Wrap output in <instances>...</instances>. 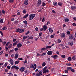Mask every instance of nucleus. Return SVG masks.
Returning <instances> with one entry per match:
<instances>
[{
	"label": "nucleus",
	"instance_id": "864d4df0",
	"mask_svg": "<svg viewBox=\"0 0 76 76\" xmlns=\"http://www.w3.org/2000/svg\"><path fill=\"white\" fill-rule=\"evenodd\" d=\"M58 43H60V42H61V40L58 39Z\"/></svg>",
	"mask_w": 76,
	"mask_h": 76
},
{
	"label": "nucleus",
	"instance_id": "680f3d73",
	"mask_svg": "<svg viewBox=\"0 0 76 76\" xmlns=\"http://www.w3.org/2000/svg\"><path fill=\"white\" fill-rule=\"evenodd\" d=\"M12 52H13V50H10V51L9 53H12Z\"/></svg>",
	"mask_w": 76,
	"mask_h": 76
},
{
	"label": "nucleus",
	"instance_id": "c756f323",
	"mask_svg": "<svg viewBox=\"0 0 76 76\" xmlns=\"http://www.w3.org/2000/svg\"><path fill=\"white\" fill-rule=\"evenodd\" d=\"M20 30V29L19 28H18L17 30H16V32H19V31Z\"/></svg>",
	"mask_w": 76,
	"mask_h": 76
},
{
	"label": "nucleus",
	"instance_id": "b1692460",
	"mask_svg": "<svg viewBox=\"0 0 76 76\" xmlns=\"http://www.w3.org/2000/svg\"><path fill=\"white\" fill-rule=\"evenodd\" d=\"M24 32V29H22L21 30L19 31L20 33H22Z\"/></svg>",
	"mask_w": 76,
	"mask_h": 76
},
{
	"label": "nucleus",
	"instance_id": "37998d69",
	"mask_svg": "<svg viewBox=\"0 0 76 76\" xmlns=\"http://www.w3.org/2000/svg\"><path fill=\"white\" fill-rule=\"evenodd\" d=\"M33 39V37L31 36L28 38V39Z\"/></svg>",
	"mask_w": 76,
	"mask_h": 76
},
{
	"label": "nucleus",
	"instance_id": "c9c22d12",
	"mask_svg": "<svg viewBox=\"0 0 76 76\" xmlns=\"http://www.w3.org/2000/svg\"><path fill=\"white\" fill-rule=\"evenodd\" d=\"M19 63V61H16L15 62V64H18V63Z\"/></svg>",
	"mask_w": 76,
	"mask_h": 76
},
{
	"label": "nucleus",
	"instance_id": "412c9836",
	"mask_svg": "<svg viewBox=\"0 0 76 76\" xmlns=\"http://www.w3.org/2000/svg\"><path fill=\"white\" fill-rule=\"evenodd\" d=\"M53 5H54V6H56L57 5V2H53Z\"/></svg>",
	"mask_w": 76,
	"mask_h": 76
},
{
	"label": "nucleus",
	"instance_id": "4d7b16f0",
	"mask_svg": "<svg viewBox=\"0 0 76 76\" xmlns=\"http://www.w3.org/2000/svg\"><path fill=\"white\" fill-rule=\"evenodd\" d=\"M24 27H26V26H28V25H27V24H24Z\"/></svg>",
	"mask_w": 76,
	"mask_h": 76
},
{
	"label": "nucleus",
	"instance_id": "3c124183",
	"mask_svg": "<svg viewBox=\"0 0 76 76\" xmlns=\"http://www.w3.org/2000/svg\"><path fill=\"white\" fill-rule=\"evenodd\" d=\"M65 73H68V70L67 69L65 70Z\"/></svg>",
	"mask_w": 76,
	"mask_h": 76
},
{
	"label": "nucleus",
	"instance_id": "e2e57ef3",
	"mask_svg": "<svg viewBox=\"0 0 76 76\" xmlns=\"http://www.w3.org/2000/svg\"><path fill=\"white\" fill-rule=\"evenodd\" d=\"M15 51H18V50H19V49L17 48H15Z\"/></svg>",
	"mask_w": 76,
	"mask_h": 76
},
{
	"label": "nucleus",
	"instance_id": "20e7f679",
	"mask_svg": "<svg viewBox=\"0 0 76 76\" xmlns=\"http://www.w3.org/2000/svg\"><path fill=\"white\" fill-rule=\"evenodd\" d=\"M41 0H38L37 1V6H40L41 5Z\"/></svg>",
	"mask_w": 76,
	"mask_h": 76
},
{
	"label": "nucleus",
	"instance_id": "774afa93",
	"mask_svg": "<svg viewBox=\"0 0 76 76\" xmlns=\"http://www.w3.org/2000/svg\"><path fill=\"white\" fill-rule=\"evenodd\" d=\"M54 36L53 35H52L50 36V38H54Z\"/></svg>",
	"mask_w": 76,
	"mask_h": 76
},
{
	"label": "nucleus",
	"instance_id": "a211bd4d",
	"mask_svg": "<svg viewBox=\"0 0 76 76\" xmlns=\"http://www.w3.org/2000/svg\"><path fill=\"white\" fill-rule=\"evenodd\" d=\"M28 16H29V14H27L26 15L24 16V17H23V19L26 18H27L28 17Z\"/></svg>",
	"mask_w": 76,
	"mask_h": 76
},
{
	"label": "nucleus",
	"instance_id": "a878e982",
	"mask_svg": "<svg viewBox=\"0 0 76 76\" xmlns=\"http://www.w3.org/2000/svg\"><path fill=\"white\" fill-rule=\"evenodd\" d=\"M46 5V4H45V3L44 2H43L42 3V6H43V7L45 6Z\"/></svg>",
	"mask_w": 76,
	"mask_h": 76
},
{
	"label": "nucleus",
	"instance_id": "4be33fe9",
	"mask_svg": "<svg viewBox=\"0 0 76 76\" xmlns=\"http://www.w3.org/2000/svg\"><path fill=\"white\" fill-rule=\"evenodd\" d=\"M2 29V30H6L7 29V28L6 26H4L3 27Z\"/></svg>",
	"mask_w": 76,
	"mask_h": 76
},
{
	"label": "nucleus",
	"instance_id": "6e6552de",
	"mask_svg": "<svg viewBox=\"0 0 76 76\" xmlns=\"http://www.w3.org/2000/svg\"><path fill=\"white\" fill-rule=\"evenodd\" d=\"M61 38H64L66 36H65V34L63 33L61 34Z\"/></svg>",
	"mask_w": 76,
	"mask_h": 76
},
{
	"label": "nucleus",
	"instance_id": "ea45409f",
	"mask_svg": "<svg viewBox=\"0 0 76 76\" xmlns=\"http://www.w3.org/2000/svg\"><path fill=\"white\" fill-rule=\"evenodd\" d=\"M7 74L8 75H9V76H12V74L11 72L8 73Z\"/></svg>",
	"mask_w": 76,
	"mask_h": 76
},
{
	"label": "nucleus",
	"instance_id": "f704fd0d",
	"mask_svg": "<svg viewBox=\"0 0 76 76\" xmlns=\"http://www.w3.org/2000/svg\"><path fill=\"white\" fill-rule=\"evenodd\" d=\"M42 32H40L39 33V37H41V36H42Z\"/></svg>",
	"mask_w": 76,
	"mask_h": 76
},
{
	"label": "nucleus",
	"instance_id": "69168bd1",
	"mask_svg": "<svg viewBox=\"0 0 76 76\" xmlns=\"http://www.w3.org/2000/svg\"><path fill=\"white\" fill-rule=\"evenodd\" d=\"M66 34H70V32L69 31H68L67 33H66Z\"/></svg>",
	"mask_w": 76,
	"mask_h": 76
},
{
	"label": "nucleus",
	"instance_id": "c03bdc74",
	"mask_svg": "<svg viewBox=\"0 0 76 76\" xmlns=\"http://www.w3.org/2000/svg\"><path fill=\"white\" fill-rule=\"evenodd\" d=\"M15 66H12L11 68L12 69H15Z\"/></svg>",
	"mask_w": 76,
	"mask_h": 76
},
{
	"label": "nucleus",
	"instance_id": "dca6fc26",
	"mask_svg": "<svg viewBox=\"0 0 76 76\" xmlns=\"http://www.w3.org/2000/svg\"><path fill=\"white\" fill-rule=\"evenodd\" d=\"M66 69L68 70H71V69H72V68L71 67H68L66 68Z\"/></svg>",
	"mask_w": 76,
	"mask_h": 76
},
{
	"label": "nucleus",
	"instance_id": "8fccbe9b",
	"mask_svg": "<svg viewBox=\"0 0 76 76\" xmlns=\"http://www.w3.org/2000/svg\"><path fill=\"white\" fill-rule=\"evenodd\" d=\"M12 47V44H10L8 46V48H10Z\"/></svg>",
	"mask_w": 76,
	"mask_h": 76
},
{
	"label": "nucleus",
	"instance_id": "f8f14e48",
	"mask_svg": "<svg viewBox=\"0 0 76 76\" xmlns=\"http://www.w3.org/2000/svg\"><path fill=\"white\" fill-rule=\"evenodd\" d=\"M24 4L26 5H27L28 4V0H25L24 1Z\"/></svg>",
	"mask_w": 76,
	"mask_h": 76
},
{
	"label": "nucleus",
	"instance_id": "7c9ffc66",
	"mask_svg": "<svg viewBox=\"0 0 76 76\" xmlns=\"http://www.w3.org/2000/svg\"><path fill=\"white\" fill-rule=\"evenodd\" d=\"M30 68H31L33 69V68H34V66L33 65V64H31L30 66Z\"/></svg>",
	"mask_w": 76,
	"mask_h": 76
},
{
	"label": "nucleus",
	"instance_id": "5701e85b",
	"mask_svg": "<svg viewBox=\"0 0 76 76\" xmlns=\"http://www.w3.org/2000/svg\"><path fill=\"white\" fill-rule=\"evenodd\" d=\"M14 1H15V0H10L9 1V2L10 3H12Z\"/></svg>",
	"mask_w": 76,
	"mask_h": 76
},
{
	"label": "nucleus",
	"instance_id": "f3484780",
	"mask_svg": "<svg viewBox=\"0 0 76 76\" xmlns=\"http://www.w3.org/2000/svg\"><path fill=\"white\" fill-rule=\"evenodd\" d=\"M51 46H46V48L47 49H49L50 48H51Z\"/></svg>",
	"mask_w": 76,
	"mask_h": 76
},
{
	"label": "nucleus",
	"instance_id": "a18cd8bd",
	"mask_svg": "<svg viewBox=\"0 0 76 76\" xmlns=\"http://www.w3.org/2000/svg\"><path fill=\"white\" fill-rule=\"evenodd\" d=\"M3 20L2 19L0 20V23H3Z\"/></svg>",
	"mask_w": 76,
	"mask_h": 76
},
{
	"label": "nucleus",
	"instance_id": "de8ad7c7",
	"mask_svg": "<svg viewBox=\"0 0 76 76\" xmlns=\"http://www.w3.org/2000/svg\"><path fill=\"white\" fill-rule=\"evenodd\" d=\"M35 30L36 31H38V28H37V27H36L35 28Z\"/></svg>",
	"mask_w": 76,
	"mask_h": 76
},
{
	"label": "nucleus",
	"instance_id": "aec40b11",
	"mask_svg": "<svg viewBox=\"0 0 76 76\" xmlns=\"http://www.w3.org/2000/svg\"><path fill=\"white\" fill-rule=\"evenodd\" d=\"M58 6H62V3L59 2H58Z\"/></svg>",
	"mask_w": 76,
	"mask_h": 76
},
{
	"label": "nucleus",
	"instance_id": "2eb2a0df",
	"mask_svg": "<svg viewBox=\"0 0 76 76\" xmlns=\"http://www.w3.org/2000/svg\"><path fill=\"white\" fill-rule=\"evenodd\" d=\"M18 54H17V53L16 54L15 56V58H16V59L18 58Z\"/></svg>",
	"mask_w": 76,
	"mask_h": 76
},
{
	"label": "nucleus",
	"instance_id": "9d476101",
	"mask_svg": "<svg viewBox=\"0 0 76 76\" xmlns=\"http://www.w3.org/2000/svg\"><path fill=\"white\" fill-rule=\"evenodd\" d=\"M10 62L11 64H13V60L12 59H10Z\"/></svg>",
	"mask_w": 76,
	"mask_h": 76
},
{
	"label": "nucleus",
	"instance_id": "6ab92c4d",
	"mask_svg": "<svg viewBox=\"0 0 76 76\" xmlns=\"http://www.w3.org/2000/svg\"><path fill=\"white\" fill-rule=\"evenodd\" d=\"M76 9V8L75 6H71V10H74Z\"/></svg>",
	"mask_w": 76,
	"mask_h": 76
},
{
	"label": "nucleus",
	"instance_id": "13d9d810",
	"mask_svg": "<svg viewBox=\"0 0 76 76\" xmlns=\"http://www.w3.org/2000/svg\"><path fill=\"white\" fill-rule=\"evenodd\" d=\"M37 68L38 69H41V68H42V66H39L37 67Z\"/></svg>",
	"mask_w": 76,
	"mask_h": 76
},
{
	"label": "nucleus",
	"instance_id": "bf43d9fd",
	"mask_svg": "<svg viewBox=\"0 0 76 76\" xmlns=\"http://www.w3.org/2000/svg\"><path fill=\"white\" fill-rule=\"evenodd\" d=\"M7 65V63H5V64L4 65V66H5V67H6Z\"/></svg>",
	"mask_w": 76,
	"mask_h": 76
},
{
	"label": "nucleus",
	"instance_id": "a19ab883",
	"mask_svg": "<svg viewBox=\"0 0 76 76\" xmlns=\"http://www.w3.org/2000/svg\"><path fill=\"white\" fill-rule=\"evenodd\" d=\"M6 44V42H2V44L3 45H5V44Z\"/></svg>",
	"mask_w": 76,
	"mask_h": 76
},
{
	"label": "nucleus",
	"instance_id": "79ce46f5",
	"mask_svg": "<svg viewBox=\"0 0 76 76\" xmlns=\"http://www.w3.org/2000/svg\"><path fill=\"white\" fill-rule=\"evenodd\" d=\"M42 22H44V21H45V18L44 17L42 19Z\"/></svg>",
	"mask_w": 76,
	"mask_h": 76
},
{
	"label": "nucleus",
	"instance_id": "c85d7f7f",
	"mask_svg": "<svg viewBox=\"0 0 76 76\" xmlns=\"http://www.w3.org/2000/svg\"><path fill=\"white\" fill-rule=\"evenodd\" d=\"M61 57H62V58H66V56H65V55H62L61 56Z\"/></svg>",
	"mask_w": 76,
	"mask_h": 76
},
{
	"label": "nucleus",
	"instance_id": "f257e3e1",
	"mask_svg": "<svg viewBox=\"0 0 76 76\" xmlns=\"http://www.w3.org/2000/svg\"><path fill=\"white\" fill-rule=\"evenodd\" d=\"M35 15L34 14H30L28 16V19L30 20H32L35 18Z\"/></svg>",
	"mask_w": 76,
	"mask_h": 76
},
{
	"label": "nucleus",
	"instance_id": "f03ea898",
	"mask_svg": "<svg viewBox=\"0 0 76 76\" xmlns=\"http://www.w3.org/2000/svg\"><path fill=\"white\" fill-rule=\"evenodd\" d=\"M42 70L44 71L43 73H48L49 72L48 70L47 69V67H45Z\"/></svg>",
	"mask_w": 76,
	"mask_h": 76
},
{
	"label": "nucleus",
	"instance_id": "ddd939ff",
	"mask_svg": "<svg viewBox=\"0 0 76 76\" xmlns=\"http://www.w3.org/2000/svg\"><path fill=\"white\" fill-rule=\"evenodd\" d=\"M49 31L51 33H52L53 32V29L51 28H49Z\"/></svg>",
	"mask_w": 76,
	"mask_h": 76
},
{
	"label": "nucleus",
	"instance_id": "0e129e2a",
	"mask_svg": "<svg viewBox=\"0 0 76 76\" xmlns=\"http://www.w3.org/2000/svg\"><path fill=\"white\" fill-rule=\"evenodd\" d=\"M41 50H42L43 51H44V50H45V48H42L41 49Z\"/></svg>",
	"mask_w": 76,
	"mask_h": 76
},
{
	"label": "nucleus",
	"instance_id": "052dcab7",
	"mask_svg": "<svg viewBox=\"0 0 76 76\" xmlns=\"http://www.w3.org/2000/svg\"><path fill=\"white\" fill-rule=\"evenodd\" d=\"M29 31H27L26 34V35H28V34H29Z\"/></svg>",
	"mask_w": 76,
	"mask_h": 76
},
{
	"label": "nucleus",
	"instance_id": "49530a36",
	"mask_svg": "<svg viewBox=\"0 0 76 76\" xmlns=\"http://www.w3.org/2000/svg\"><path fill=\"white\" fill-rule=\"evenodd\" d=\"M23 13H24V14H25V13H26V10H23Z\"/></svg>",
	"mask_w": 76,
	"mask_h": 76
},
{
	"label": "nucleus",
	"instance_id": "338daca9",
	"mask_svg": "<svg viewBox=\"0 0 76 76\" xmlns=\"http://www.w3.org/2000/svg\"><path fill=\"white\" fill-rule=\"evenodd\" d=\"M50 21L48 22L46 24L47 25H48V24H50Z\"/></svg>",
	"mask_w": 76,
	"mask_h": 76
},
{
	"label": "nucleus",
	"instance_id": "2f4dec72",
	"mask_svg": "<svg viewBox=\"0 0 76 76\" xmlns=\"http://www.w3.org/2000/svg\"><path fill=\"white\" fill-rule=\"evenodd\" d=\"M72 59L73 60H75L76 59V57L75 56H73L72 57Z\"/></svg>",
	"mask_w": 76,
	"mask_h": 76
},
{
	"label": "nucleus",
	"instance_id": "603ef678",
	"mask_svg": "<svg viewBox=\"0 0 76 76\" xmlns=\"http://www.w3.org/2000/svg\"><path fill=\"white\" fill-rule=\"evenodd\" d=\"M15 69H17V70H19V67H18V66H15Z\"/></svg>",
	"mask_w": 76,
	"mask_h": 76
},
{
	"label": "nucleus",
	"instance_id": "39448f33",
	"mask_svg": "<svg viewBox=\"0 0 76 76\" xmlns=\"http://www.w3.org/2000/svg\"><path fill=\"white\" fill-rule=\"evenodd\" d=\"M52 53L53 52L52 51H49L47 53V54L49 56H51L52 55Z\"/></svg>",
	"mask_w": 76,
	"mask_h": 76
},
{
	"label": "nucleus",
	"instance_id": "9b49d317",
	"mask_svg": "<svg viewBox=\"0 0 76 76\" xmlns=\"http://www.w3.org/2000/svg\"><path fill=\"white\" fill-rule=\"evenodd\" d=\"M17 47H18V48H20L22 47V44L18 43L17 44Z\"/></svg>",
	"mask_w": 76,
	"mask_h": 76
},
{
	"label": "nucleus",
	"instance_id": "cd10ccee",
	"mask_svg": "<svg viewBox=\"0 0 76 76\" xmlns=\"http://www.w3.org/2000/svg\"><path fill=\"white\" fill-rule=\"evenodd\" d=\"M69 21V18H66L65 20V21L66 22H68Z\"/></svg>",
	"mask_w": 76,
	"mask_h": 76
},
{
	"label": "nucleus",
	"instance_id": "58836bf2",
	"mask_svg": "<svg viewBox=\"0 0 76 76\" xmlns=\"http://www.w3.org/2000/svg\"><path fill=\"white\" fill-rule=\"evenodd\" d=\"M9 44H10V42H8L5 45L6 47H7V46H8V45H9Z\"/></svg>",
	"mask_w": 76,
	"mask_h": 76
},
{
	"label": "nucleus",
	"instance_id": "4c0bfd02",
	"mask_svg": "<svg viewBox=\"0 0 76 76\" xmlns=\"http://www.w3.org/2000/svg\"><path fill=\"white\" fill-rule=\"evenodd\" d=\"M45 64H45V63L43 62L42 64V66H45Z\"/></svg>",
	"mask_w": 76,
	"mask_h": 76
},
{
	"label": "nucleus",
	"instance_id": "5fc2aeb1",
	"mask_svg": "<svg viewBox=\"0 0 76 76\" xmlns=\"http://www.w3.org/2000/svg\"><path fill=\"white\" fill-rule=\"evenodd\" d=\"M23 23H24V24H27V21H26V20H24L23 21Z\"/></svg>",
	"mask_w": 76,
	"mask_h": 76
},
{
	"label": "nucleus",
	"instance_id": "09e8293b",
	"mask_svg": "<svg viewBox=\"0 0 76 76\" xmlns=\"http://www.w3.org/2000/svg\"><path fill=\"white\" fill-rule=\"evenodd\" d=\"M45 55H46V53H44L42 54L41 56H45Z\"/></svg>",
	"mask_w": 76,
	"mask_h": 76
},
{
	"label": "nucleus",
	"instance_id": "bb28decb",
	"mask_svg": "<svg viewBox=\"0 0 76 76\" xmlns=\"http://www.w3.org/2000/svg\"><path fill=\"white\" fill-rule=\"evenodd\" d=\"M68 60L69 61H71V60H72V58H71V57H69L68 58Z\"/></svg>",
	"mask_w": 76,
	"mask_h": 76
},
{
	"label": "nucleus",
	"instance_id": "1a4fd4ad",
	"mask_svg": "<svg viewBox=\"0 0 76 76\" xmlns=\"http://www.w3.org/2000/svg\"><path fill=\"white\" fill-rule=\"evenodd\" d=\"M25 67H21L20 69V70L21 72H23V71L25 70Z\"/></svg>",
	"mask_w": 76,
	"mask_h": 76
},
{
	"label": "nucleus",
	"instance_id": "0eeeda50",
	"mask_svg": "<svg viewBox=\"0 0 76 76\" xmlns=\"http://www.w3.org/2000/svg\"><path fill=\"white\" fill-rule=\"evenodd\" d=\"M51 57L55 59H56L58 57V56H57V55L52 56H51Z\"/></svg>",
	"mask_w": 76,
	"mask_h": 76
},
{
	"label": "nucleus",
	"instance_id": "6e6d98bb",
	"mask_svg": "<svg viewBox=\"0 0 76 76\" xmlns=\"http://www.w3.org/2000/svg\"><path fill=\"white\" fill-rule=\"evenodd\" d=\"M72 25L73 26H76V23H73L72 24Z\"/></svg>",
	"mask_w": 76,
	"mask_h": 76
},
{
	"label": "nucleus",
	"instance_id": "7ed1b4c3",
	"mask_svg": "<svg viewBox=\"0 0 76 76\" xmlns=\"http://www.w3.org/2000/svg\"><path fill=\"white\" fill-rule=\"evenodd\" d=\"M42 74V71H40L39 73H37L36 75V76H41Z\"/></svg>",
	"mask_w": 76,
	"mask_h": 76
},
{
	"label": "nucleus",
	"instance_id": "4468645a",
	"mask_svg": "<svg viewBox=\"0 0 76 76\" xmlns=\"http://www.w3.org/2000/svg\"><path fill=\"white\" fill-rule=\"evenodd\" d=\"M29 38V36H26L23 37V39L24 40H25V39H26V38Z\"/></svg>",
	"mask_w": 76,
	"mask_h": 76
},
{
	"label": "nucleus",
	"instance_id": "393cba45",
	"mask_svg": "<svg viewBox=\"0 0 76 76\" xmlns=\"http://www.w3.org/2000/svg\"><path fill=\"white\" fill-rule=\"evenodd\" d=\"M69 45H73V42H70L68 43Z\"/></svg>",
	"mask_w": 76,
	"mask_h": 76
},
{
	"label": "nucleus",
	"instance_id": "e433bc0d",
	"mask_svg": "<svg viewBox=\"0 0 76 76\" xmlns=\"http://www.w3.org/2000/svg\"><path fill=\"white\" fill-rule=\"evenodd\" d=\"M66 65L68 66H71V64L70 63L66 64Z\"/></svg>",
	"mask_w": 76,
	"mask_h": 76
},
{
	"label": "nucleus",
	"instance_id": "423d86ee",
	"mask_svg": "<svg viewBox=\"0 0 76 76\" xmlns=\"http://www.w3.org/2000/svg\"><path fill=\"white\" fill-rule=\"evenodd\" d=\"M43 29L44 31H46V30H47V25H44L43 26Z\"/></svg>",
	"mask_w": 76,
	"mask_h": 76
},
{
	"label": "nucleus",
	"instance_id": "473e14b6",
	"mask_svg": "<svg viewBox=\"0 0 76 76\" xmlns=\"http://www.w3.org/2000/svg\"><path fill=\"white\" fill-rule=\"evenodd\" d=\"M69 39H73V37L72 36H69Z\"/></svg>",
	"mask_w": 76,
	"mask_h": 76
},
{
	"label": "nucleus",
	"instance_id": "72a5a7b5",
	"mask_svg": "<svg viewBox=\"0 0 76 76\" xmlns=\"http://www.w3.org/2000/svg\"><path fill=\"white\" fill-rule=\"evenodd\" d=\"M34 68L33 69L34 70H35L37 68V65L36 64H34Z\"/></svg>",
	"mask_w": 76,
	"mask_h": 76
}]
</instances>
